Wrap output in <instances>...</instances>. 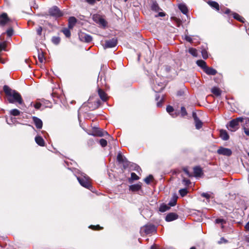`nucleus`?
I'll return each mask as SVG.
<instances>
[{
	"mask_svg": "<svg viewBox=\"0 0 249 249\" xmlns=\"http://www.w3.org/2000/svg\"><path fill=\"white\" fill-rule=\"evenodd\" d=\"M13 33V30L12 28L8 29L6 31L7 36L9 37L12 36Z\"/></svg>",
	"mask_w": 249,
	"mask_h": 249,
	"instance_id": "c03bdc74",
	"label": "nucleus"
},
{
	"mask_svg": "<svg viewBox=\"0 0 249 249\" xmlns=\"http://www.w3.org/2000/svg\"><path fill=\"white\" fill-rule=\"evenodd\" d=\"M220 135L221 139L224 141L228 140L229 138V136L226 130H221L220 131Z\"/></svg>",
	"mask_w": 249,
	"mask_h": 249,
	"instance_id": "aec40b11",
	"label": "nucleus"
},
{
	"mask_svg": "<svg viewBox=\"0 0 249 249\" xmlns=\"http://www.w3.org/2000/svg\"><path fill=\"white\" fill-rule=\"evenodd\" d=\"M193 117L194 119L195 126L197 129H199L202 126V122L197 117L196 113H193Z\"/></svg>",
	"mask_w": 249,
	"mask_h": 249,
	"instance_id": "9b49d317",
	"label": "nucleus"
},
{
	"mask_svg": "<svg viewBox=\"0 0 249 249\" xmlns=\"http://www.w3.org/2000/svg\"><path fill=\"white\" fill-rule=\"evenodd\" d=\"M158 16H160V17H164L165 16V14L163 12H159V14H158Z\"/></svg>",
	"mask_w": 249,
	"mask_h": 249,
	"instance_id": "680f3d73",
	"label": "nucleus"
},
{
	"mask_svg": "<svg viewBox=\"0 0 249 249\" xmlns=\"http://www.w3.org/2000/svg\"><path fill=\"white\" fill-rule=\"evenodd\" d=\"M183 171L185 173V174L189 177H191L192 176V175L190 173V172H189V171L188 170L187 168H184L183 169Z\"/></svg>",
	"mask_w": 249,
	"mask_h": 249,
	"instance_id": "8fccbe9b",
	"label": "nucleus"
},
{
	"mask_svg": "<svg viewBox=\"0 0 249 249\" xmlns=\"http://www.w3.org/2000/svg\"><path fill=\"white\" fill-rule=\"evenodd\" d=\"M153 179V176L152 175H149V176L147 177L145 179H144V181L145 182L148 184L150 183V182L151 181V180H152Z\"/></svg>",
	"mask_w": 249,
	"mask_h": 249,
	"instance_id": "e433bc0d",
	"label": "nucleus"
},
{
	"mask_svg": "<svg viewBox=\"0 0 249 249\" xmlns=\"http://www.w3.org/2000/svg\"><path fill=\"white\" fill-rule=\"evenodd\" d=\"M245 228L247 231H249V221L247 223Z\"/></svg>",
	"mask_w": 249,
	"mask_h": 249,
	"instance_id": "052dcab7",
	"label": "nucleus"
},
{
	"mask_svg": "<svg viewBox=\"0 0 249 249\" xmlns=\"http://www.w3.org/2000/svg\"><path fill=\"white\" fill-rule=\"evenodd\" d=\"M131 178L133 180H135L139 179V178L135 173H132L131 174Z\"/></svg>",
	"mask_w": 249,
	"mask_h": 249,
	"instance_id": "79ce46f5",
	"label": "nucleus"
},
{
	"mask_svg": "<svg viewBox=\"0 0 249 249\" xmlns=\"http://www.w3.org/2000/svg\"><path fill=\"white\" fill-rule=\"evenodd\" d=\"M142 230H143L146 234H150L156 231L155 226L153 225H147L144 226Z\"/></svg>",
	"mask_w": 249,
	"mask_h": 249,
	"instance_id": "9d476101",
	"label": "nucleus"
},
{
	"mask_svg": "<svg viewBox=\"0 0 249 249\" xmlns=\"http://www.w3.org/2000/svg\"><path fill=\"white\" fill-rule=\"evenodd\" d=\"M185 39L186 41H187L188 42H192V38L189 36H185Z\"/></svg>",
	"mask_w": 249,
	"mask_h": 249,
	"instance_id": "6e6d98bb",
	"label": "nucleus"
},
{
	"mask_svg": "<svg viewBox=\"0 0 249 249\" xmlns=\"http://www.w3.org/2000/svg\"><path fill=\"white\" fill-rule=\"evenodd\" d=\"M215 222H216V223H217V224L221 223V224H223V223H225V221L222 219L218 218L215 220Z\"/></svg>",
	"mask_w": 249,
	"mask_h": 249,
	"instance_id": "603ef678",
	"label": "nucleus"
},
{
	"mask_svg": "<svg viewBox=\"0 0 249 249\" xmlns=\"http://www.w3.org/2000/svg\"><path fill=\"white\" fill-rule=\"evenodd\" d=\"M243 120V118L239 117L231 121L227 125L228 129L231 131H235L239 128V123L242 122Z\"/></svg>",
	"mask_w": 249,
	"mask_h": 249,
	"instance_id": "7ed1b4c3",
	"label": "nucleus"
},
{
	"mask_svg": "<svg viewBox=\"0 0 249 249\" xmlns=\"http://www.w3.org/2000/svg\"><path fill=\"white\" fill-rule=\"evenodd\" d=\"M79 38L82 41L86 42H89L92 40V37L90 36L83 33H81L79 35Z\"/></svg>",
	"mask_w": 249,
	"mask_h": 249,
	"instance_id": "f8f14e48",
	"label": "nucleus"
},
{
	"mask_svg": "<svg viewBox=\"0 0 249 249\" xmlns=\"http://www.w3.org/2000/svg\"><path fill=\"white\" fill-rule=\"evenodd\" d=\"M180 195L182 196H186L188 193L187 189H181L179 191Z\"/></svg>",
	"mask_w": 249,
	"mask_h": 249,
	"instance_id": "c9c22d12",
	"label": "nucleus"
},
{
	"mask_svg": "<svg viewBox=\"0 0 249 249\" xmlns=\"http://www.w3.org/2000/svg\"><path fill=\"white\" fill-rule=\"evenodd\" d=\"M212 92L216 96H219L221 95V90L216 87H214L212 89Z\"/></svg>",
	"mask_w": 249,
	"mask_h": 249,
	"instance_id": "a878e982",
	"label": "nucleus"
},
{
	"mask_svg": "<svg viewBox=\"0 0 249 249\" xmlns=\"http://www.w3.org/2000/svg\"><path fill=\"white\" fill-rule=\"evenodd\" d=\"M77 178L79 183L82 186L90 189L91 187L90 178L85 173H81V176L77 177Z\"/></svg>",
	"mask_w": 249,
	"mask_h": 249,
	"instance_id": "f03ea898",
	"label": "nucleus"
},
{
	"mask_svg": "<svg viewBox=\"0 0 249 249\" xmlns=\"http://www.w3.org/2000/svg\"><path fill=\"white\" fill-rule=\"evenodd\" d=\"M38 57V59H39V61L41 63H42L43 62V60H44V55H43V54L42 53H39Z\"/></svg>",
	"mask_w": 249,
	"mask_h": 249,
	"instance_id": "a18cd8bd",
	"label": "nucleus"
},
{
	"mask_svg": "<svg viewBox=\"0 0 249 249\" xmlns=\"http://www.w3.org/2000/svg\"><path fill=\"white\" fill-rule=\"evenodd\" d=\"M172 19L176 22L178 27H179L181 24V21L179 19L176 17H173L172 18Z\"/></svg>",
	"mask_w": 249,
	"mask_h": 249,
	"instance_id": "f704fd0d",
	"label": "nucleus"
},
{
	"mask_svg": "<svg viewBox=\"0 0 249 249\" xmlns=\"http://www.w3.org/2000/svg\"><path fill=\"white\" fill-rule=\"evenodd\" d=\"M217 153L219 155H222L226 156H230L231 155L232 152L230 149L220 147L217 150Z\"/></svg>",
	"mask_w": 249,
	"mask_h": 249,
	"instance_id": "6e6552de",
	"label": "nucleus"
},
{
	"mask_svg": "<svg viewBox=\"0 0 249 249\" xmlns=\"http://www.w3.org/2000/svg\"><path fill=\"white\" fill-rule=\"evenodd\" d=\"M99 142L102 147H105L107 145V141L105 139H102Z\"/></svg>",
	"mask_w": 249,
	"mask_h": 249,
	"instance_id": "a19ab883",
	"label": "nucleus"
},
{
	"mask_svg": "<svg viewBox=\"0 0 249 249\" xmlns=\"http://www.w3.org/2000/svg\"><path fill=\"white\" fill-rule=\"evenodd\" d=\"M98 94L103 101H106L107 99V94L101 89H98Z\"/></svg>",
	"mask_w": 249,
	"mask_h": 249,
	"instance_id": "f3484780",
	"label": "nucleus"
},
{
	"mask_svg": "<svg viewBox=\"0 0 249 249\" xmlns=\"http://www.w3.org/2000/svg\"><path fill=\"white\" fill-rule=\"evenodd\" d=\"M194 176L196 177H199L202 174V170L199 167L196 166L194 168Z\"/></svg>",
	"mask_w": 249,
	"mask_h": 249,
	"instance_id": "dca6fc26",
	"label": "nucleus"
},
{
	"mask_svg": "<svg viewBox=\"0 0 249 249\" xmlns=\"http://www.w3.org/2000/svg\"><path fill=\"white\" fill-rule=\"evenodd\" d=\"M244 132L245 133V134L247 135V136H249V129L245 128V127H244Z\"/></svg>",
	"mask_w": 249,
	"mask_h": 249,
	"instance_id": "13d9d810",
	"label": "nucleus"
},
{
	"mask_svg": "<svg viewBox=\"0 0 249 249\" xmlns=\"http://www.w3.org/2000/svg\"><path fill=\"white\" fill-rule=\"evenodd\" d=\"M196 64L199 67H201L203 71L205 69V67H207L206 62L202 60H197L196 61Z\"/></svg>",
	"mask_w": 249,
	"mask_h": 249,
	"instance_id": "5701e85b",
	"label": "nucleus"
},
{
	"mask_svg": "<svg viewBox=\"0 0 249 249\" xmlns=\"http://www.w3.org/2000/svg\"><path fill=\"white\" fill-rule=\"evenodd\" d=\"M231 12V11L229 9H226L225 13L227 14H229Z\"/></svg>",
	"mask_w": 249,
	"mask_h": 249,
	"instance_id": "0e129e2a",
	"label": "nucleus"
},
{
	"mask_svg": "<svg viewBox=\"0 0 249 249\" xmlns=\"http://www.w3.org/2000/svg\"><path fill=\"white\" fill-rule=\"evenodd\" d=\"M177 200V197H174L173 199L169 202L168 205L170 206H174L176 204Z\"/></svg>",
	"mask_w": 249,
	"mask_h": 249,
	"instance_id": "473e14b6",
	"label": "nucleus"
},
{
	"mask_svg": "<svg viewBox=\"0 0 249 249\" xmlns=\"http://www.w3.org/2000/svg\"><path fill=\"white\" fill-rule=\"evenodd\" d=\"M166 111L168 112L173 117H175L177 116V114H172V113L174 111V108L171 106H168L166 107Z\"/></svg>",
	"mask_w": 249,
	"mask_h": 249,
	"instance_id": "bb28decb",
	"label": "nucleus"
},
{
	"mask_svg": "<svg viewBox=\"0 0 249 249\" xmlns=\"http://www.w3.org/2000/svg\"><path fill=\"white\" fill-rule=\"evenodd\" d=\"M202 57L204 59H206L208 57L207 52L206 50H203L201 51Z\"/></svg>",
	"mask_w": 249,
	"mask_h": 249,
	"instance_id": "37998d69",
	"label": "nucleus"
},
{
	"mask_svg": "<svg viewBox=\"0 0 249 249\" xmlns=\"http://www.w3.org/2000/svg\"><path fill=\"white\" fill-rule=\"evenodd\" d=\"M4 36H5V33H3L0 36V40L3 41H4Z\"/></svg>",
	"mask_w": 249,
	"mask_h": 249,
	"instance_id": "bf43d9fd",
	"label": "nucleus"
},
{
	"mask_svg": "<svg viewBox=\"0 0 249 249\" xmlns=\"http://www.w3.org/2000/svg\"><path fill=\"white\" fill-rule=\"evenodd\" d=\"M170 208V206L163 204L160 206L159 208V211L163 213L169 210Z\"/></svg>",
	"mask_w": 249,
	"mask_h": 249,
	"instance_id": "393cba45",
	"label": "nucleus"
},
{
	"mask_svg": "<svg viewBox=\"0 0 249 249\" xmlns=\"http://www.w3.org/2000/svg\"><path fill=\"white\" fill-rule=\"evenodd\" d=\"M201 196L205 197L206 199H208L210 197V195L208 193H203L201 194Z\"/></svg>",
	"mask_w": 249,
	"mask_h": 249,
	"instance_id": "3c124183",
	"label": "nucleus"
},
{
	"mask_svg": "<svg viewBox=\"0 0 249 249\" xmlns=\"http://www.w3.org/2000/svg\"><path fill=\"white\" fill-rule=\"evenodd\" d=\"M163 89V87H161L160 89H154V90L156 91V92H159L160 91H161L162 89Z\"/></svg>",
	"mask_w": 249,
	"mask_h": 249,
	"instance_id": "e2e57ef3",
	"label": "nucleus"
},
{
	"mask_svg": "<svg viewBox=\"0 0 249 249\" xmlns=\"http://www.w3.org/2000/svg\"><path fill=\"white\" fill-rule=\"evenodd\" d=\"M233 18L242 22H244L245 19L237 13H233Z\"/></svg>",
	"mask_w": 249,
	"mask_h": 249,
	"instance_id": "c756f323",
	"label": "nucleus"
},
{
	"mask_svg": "<svg viewBox=\"0 0 249 249\" xmlns=\"http://www.w3.org/2000/svg\"><path fill=\"white\" fill-rule=\"evenodd\" d=\"M35 141L37 144L40 146H44L45 144L44 141L43 139L39 136H36L35 138Z\"/></svg>",
	"mask_w": 249,
	"mask_h": 249,
	"instance_id": "412c9836",
	"label": "nucleus"
},
{
	"mask_svg": "<svg viewBox=\"0 0 249 249\" xmlns=\"http://www.w3.org/2000/svg\"><path fill=\"white\" fill-rule=\"evenodd\" d=\"M89 4L93 5L95 3L96 0H85Z\"/></svg>",
	"mask_w": 249,
	"mask_h": 249,
	"instance_id": "4d7b16f0",
	"label": "nucleus"
},
{
	"mask_svg": "<svg viewBox=\"0 0 249 249\" xmlns=\"http://www.w3.org/2000/svg\"><path fill=\"white\" fill-rule=\"evenodd\" d=\"M60 38L59 37H53L52 41L55 44H58L60 42Z\"/></svg>",
	"mask_w": 249,
	"mask_h": 249,
	"instance_id": "ea45409f",
	"label": "nucleus"
},
{
	"mask_svg": "<svg viewBox=\"0 0 249 249\" xmlns=\"http://www.w3.org/2000/svg\"><path fill=\"white\" fill-rule=\"evenodd\" d=\"M178 8L179 10L182 12L184 14H186L188 12V9L186 5L184 4H179L178 6Z\"/></svg>",
	"mask_w": 249,
	"mask_h": 249,
	"instance_id": "cd10ccee",
	"label": "nucleus"
},
{
	"mask_svg": "<svg viewBox=\"0 0 249 249\" xmlns=\"http://www.w3.org/2000/svg\"><path fill=\"white\" fill-rule=\"evenodd\" d=\"M3 91L5 92L7 100L10 103H18L22 105L23 104V100L21 95L15 90L10 89L8 86L5 85L3 87Z\"/></svg>",
	"mask_w": 249,
	"mask_h": 249,
	"instance_id": "f257e3e1",
	"label": "nucleus"
},
{
	"mask_svg": "<svg viewBox=\"0 0 249 249\" xmlns=\"http://www.w3.org/2000/svg\"><path fill=\"white\" fill-rule=\"evenodd\" d=\"M77 20L74 17H71L69 19V28L71 29L75 24Z\"/></svg>",
	"mask_w": 249,
	"mask_h": 249,
	"instance_id": "6ab92c4d",
	"label": "nucleus"
},
{
	"mask_svg": "<svg viewBox=\"0 0 249 249\" xmlns=\"http://www.w3.org/2000/svg\"><path fill=\"white\" fill-rule=\"evenodd\" d=\"M89 228L92 229V230H99V229H101L102 228H101L99 225H97L96 226H93V225H91L89 226Z\"/></svg>",
	"mask_w": 249,
	"mask_h": 249,
	"instance_id": "09e8293b",
	"label": "nucleus"
},
{
	"mask_svg": "<svg viewBox=\"0 0 249 249\" xmlns=\"http://www.w3.org/2000/svg\"><path fill=\"white\" fill-rule=\"evenodd\" d=\"M142 186L140 183L131 185L129 186V190L133 191L136 192L140 190L141 189Z\"/></svg>",
	"mask_w": 249,
	"mask_h": 249,
	"instance_id": "a211bd4d",
	"label": "nucleus"
},
{
	"mask_svg": "<svg viewBox=\"0 0 249 249\" xmlns=\"http://www.w3.org/2000/svg\"><path fill=\"white\" fill-rule=\"evenodd\" d=\"M117 160L120 162L123 163L124 161V158L123 157V156L120 153H118V154L117 155Z\"/></svg>",
	"mask_w": 249,
	"mask_h": 249,
	"instance_id": "72a5a7b5",
	"label": "nucleus"
},
{
	"mask_svg": "<svg viewBox=\"0 0 249 249\" xmlns=\"http://www.w3.org/2000/svg\"><path fill=\"white\" fill-rule=\"evenodd\" d=\"M151 9L153 11H155L156 12H158L160 10V7L159 6L158 4L156 1H153L151 6Z\"/></svg>",
	"mask_w": 249,
	"mask_h": 249,
	"instance_id": "b1692460",
	"label": "nucleus"
},
{
	"mask_svg": "<svg viewBox=\"0 0 249 249\" xmlns=\"http://www.w3.org/2000/svg\"><path fill=\"white\" fill-rule=\"evenodd\" d=\"M208 3L209 5H210L213 8L215 9L216 10L219 11V6L217 2L214 1L209 0L208 1Z\"/></svg>",
	"mask_w": 249,
	"mask_h": 249,
	"instance_id": "4be33fe9",
	"label": "nucleus"
},
{
	"mask_svg": "<svg viewBox=\"0 0 249 249\" xmlns=\"http://www.w3.org/2000/svg\"><path fill=\"white\" fill-rule=\"evenodd\" d=\"M92 135L95 136L103 137L107 135L108 133L102 129L97 128L93 130Z\"/></svg>",
	"mask_w": 249,
	"mask_h": 249,
	"instance_id": "1a4fd4ad",
	"label": "nucleus"
},
{
	"mask_svg": "<svg viewBox=\"0 0 249 249\" xmlns=\"http://www.w3.org/2000/svg\"><path fill=\"white\" fill-rule=\"evenodd\" d=\"M246 241L247 242L249 243V236H247V237H246Z\"/></svg>",
	"mask_w": 249,
	"mask_h": 249,
	"instance_id": "338daca9",
	"label": "nucleus"
},
{
	"mask_svg": "<svg viewBox=\"0 0 249 249\" xmlns=\"http://www.w3.org/2000/svg\"><path fill=\"white\" fill-rule=\"evenodd\" d=\"M10 21L6 13H3L0 15V26H4Z\"/></svg>",
	"mask_w": 249,
	"mask_h": 249,
	"instance_id": "0eeeda50",
	"label": "nucleus"
},
{
	"mask_svg": "<svg viewBox=\"0 0 249 249\" xmlns=\"http://www.w3.org/2000/svg\"><path fill=\"white\" fill-rule=\"evenodd\" d=\"M182 182L184 183V184L186 186H189L191 183L190 180L185 178H183Z\"/></svg>",
	"mask_w": 249,
	"mask_h": 249,
	"instance_id": "4c0bfd02",
	"label": "nucleus"
},
{
	"mask_svg": "<svg viewBox=\"0 0 249 249\" xmlns=\"http://www.w3.org/2000/svg\"><path fill=\"white\" fill-rule=\"evenodd\" d=\"M42 31V28L41 26H39L36 29V33L37 35L40 36L41 35Z\"/></svg>",
	"mask_w": 249,
	"mask_h": 249,
	"instance_id": "49530a36",
	"label": "nucleus"
},
{
	"mask_svg": "<svg viewBox=\"0 0 249 249\" xmlns=\"http://www.w3.org/2000/svg\"><path fill=\"white\" fill-rule=\"evenodd\" d=\"M204 71L207 74L211 75H214L217 73V71L215 69L211 67H208V66L205 67V69Z\"/></svg>",
	"mask_w": 249,
	"mask_h": 249,
	"instance_id": "2eb2a0df",
	"label": "nucleus"
},
{
	"mask_svg": "<svg viewBox=\"0 0 249 249\" xmlns=\"http://www.w3.org/2000/svg\"><path fill=\"white\" fill-rule=\"evenodd\" d=\"M11 120L12 122L14 123V121H16V119L11 118Z\"/></svg>",
	"mask_w": 249,
	"mask_h": 249,
	"instance_id": "774afa93",
	"label": "nucleus"
},
{
	"mask_svg": "<svg viewBox=\"0 0 249 249\" xmlns=\"http://www.w3.org/2000/svg\"><path fill=\"white\" fill-rule=\"evenodd\" d=\"M150 249H159L156 246H152L150 248Z\"/></svg>",
	"mask_w": 249,
	"mask_h": 249,
	"instance_id": "69168bd1",
	"label": "nucleus"
},
{
	"mask_svg": "<svg viewBox=\"0 0 249 249\" xmlns=\"http://www.w3.org/2000/svg\"><path fill=\"white\" fill-rule=\"evenodd\" d=\"M117 43V40L115 38H112L111 39L106 40L103 47L105 49L113 48L116 46Z\"/></svg>",
	"mask_w": 249,
	"mask_h": 249,
	"instance_id": "423d86ee",
	"label": "nucleus"
},
{
	"mask_svg": "<svg viewBox=\"0 0 249 249\" xmlns=\"http://www.w3.org/2000/svg\"><path fill=\"white\" fill-rule=\"evenodd\" d=\"M41 106V104L40 103H36L34 105V107L36 109H39Z\"/></svg>",
	"mask_w": 249,
	"mask_h": 249,
	"instance_id": "5fc2aeb1",
	"label": "nucleus"
},
{
	"mask_svg": "<svg viewBox=\"0 0 249 249\" xmlns=\"http://www.w3.org/2000/svg\"><path fill=\"white\" fill-rule=\"evenodd\" d=\"M189 52L192 55L194 56H196L197 54V51L196 49L190 48L189 49Z\"/></svg>",
	"mask_w": 249,
	"mask_h": 249,
	"instance_id": "7c9ffc66",
	"label": "nucleus"
},
{
	"mask_svg": "<svg viewBox=\"0 0 249 249\" xmlns=\"http://www.w3.org/2000/svg\"><path fill=\"white\" fill-rule=\"evenodd\" d=\"M227 242H228V241L223 237L221 238L220 240L218 242V244H222V243H226Z\"/></svg>",
	"mask_w": 249,
	"mask_h": 249,
	"instance_id": "de8ad7c7",
	"label": "nucleus"
},
{
	"mask_svg": "<svg viewBox=\"0 0 249 249\" xmlns=\"http://www.w3.org/2000/svg\"><path fill=\"white\" fill-rule=\"evenodd\" d=\"M10 114L13 116L19 115L20 111L17 109H13L10 111Z\"/></svg>",
	"mask_w": 249,
	"mask_h": 249,
	"instance_id": "c85d7f7f",
	"label": "nucleus"
},
{
	"mask_svg": "<svg viewBox=\"0 0 249 249\" xmlns=\"http://www.w3.org/2000/svg\"><path fill=\"white\" fill-rule=\"evenodd\" d=\"M178 215L174 213H168L166 217H165V220L168 222H170L172 221H173L174 220H176L178 218Z\"/></svg>",
	"mask_w": 249,
	"mask_h": 249,
	"instance_id": "ddd939ff",
	"label": "nucleus"
},
{
	"mask_svg": "<svg viewBox=\"0 0 249 249\" xmlns=\"http://www.w3.org/2000/svg\"><path fill=\"white\" fill-rule=\"evenodd\" d=\"M92 19L96 23L102 27H105L107 25V22L106 20L100 15L94 14L92 16Z\"/></svg>",
	"mask_w": 249,
	"mask_h": 249,
	"instance_id": "39448f33",
	"label": "nucleus"
},
{
	"mask_svg": "<svg viewBox=\"0 0 249 249\" xmlns=\"http://www.w3.org/2000/svg\"><path fill=\"white\" fill-rule=\"evenodd\" d=\"M163 102V98H162L158 102L157 104V106L158 107H161L162 106V103Z\"/></svg>",
	"mask_w": 249,
	"mask_h": 249,
	"instance_id": "864d4df0",
	"label": "nucleus"
},
{
	"mask_svg": "<svg viewBox=\"0 0 249 249\" xmlns=\"http://www.w3.org/2000/svg\"><path fill=\"white\" fill-rule=\"evenodd\" d=\"M49 14L55 18H59L63 16V13L56 6L51 8L49 10Z\"/></svg>",
	"mask_w": 249,
	"mask_h": 249,
	"instance_id": "20e7f679",
	"label": "nucleus"
},
{
	"mask_svg": "<svg viewBox=\"0 0 249 249\" xmlns=\"http://www.w3.org/2000/svg\"><path fill=\"white\" fill-rule=\"evenodd\" d=\"M180 113L182 117H184V116L187 115V113L185 108L184 107H181Z\"/></svg>",
	"mask_w": 249,
	"mask_h": 249,
	"instance_id": "58836bf2",
	"label": "nucleus"
},
{
	"mask_svg": "<svg viewBox=\"0 0 249 249\" xmlns=\"http://www.w3.org/2000/svg\"><path fill=\"white\" fill-rule=\"evenodd\" d=\"M33 120L36 126V127L40 129L42 127V121L38 118L36 117H33Z\"/></svg>",
	"mask_w": 249,
	"mask_h": 249,
	"instance_id": "4468645a",
	"label": "nucleus"
},
{
	"mask_svg": "<svg viewBox=\"0 0 249 249\" xmlns=\"http://www.w3.org/2000/svg\"><path fill=\"white\" fill-rule=\"evenodd\" d=\"M62 32L67 37H69L71 36V32L69 29L65 28L62 30Z\"/></svg>",
	"mask_w": 249,
	"mask_h": 249,
	"instance_id": "2f4dec72",
	"label": "nucleus"
}]
</instances>
